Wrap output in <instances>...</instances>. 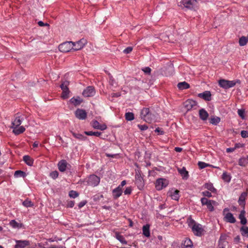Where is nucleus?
Here are the masks:
<instances>
[{"instance_id": "nucleus-50", "label": "nucleus", "mask_w": 248, "mask_h": 248, "mask_svg": "<svg viewBox=\"0 0 248 248\" xmlns=\"http://www.w3.org/2000/svg\"><path fill=\"white\" fill-rule=\"evenodd\" d=\"M211 192L210 191H204L202 192V194L204 197H211L212 196Z\"/></svg>"}, {"instance_id": "nucleus-34", "label": "nucleus", "mask_w": 248, "mask_h": 248, "mask_svg": "<svg viewBox=\"0 0 248 248\" xmlns=\"http://www.w3.org/2000/svg\"><path fill=\"white\" fill-rule=\"evenodd\" d=\"M73 136L76 139L80 140H85L87 139V138L84 135L79 134L76 133L75 132H72Z\"/></svg>"}, {"instance_id": "nucleus-54", "label": "nucleus", "mask_w": 248, "mask_h": 248, "mask_svg": "<svg viewBox=\"0 0 248 248\" xmlns=\"http://www.w3.org/2000/svg\"><path fill=\"white\" fill-rule=\"evenodd\" d=\"M241 136L243 138L248 137V131L246 130H242L241 132Z\"/></svg>"}, {"instance_id": "nucleus-52", "label": "nucleus", "mask_w": 248, "mask_h": 248, "mask_svg": "<svg viewBox=\"0 0 248 248\" xmlns=\"http://www.w3.org/2000/svg\"><path fill=\"white\" fill-rule=\"evenodd\" d=\"M142 70L146 74L150 75L151 72V69L149 67H145L142 69Z\"/></svg>"}, {"instance_id": "nucleus-6", "label": "nucleus", "mask_w": 248, "mask_h": 248, "mask_svg": "<svg viewBox=\"0 0 248 248\" xmlns=\"http://www.w3.org/2000/svg\"><path fill=\"white\" fill-rule=\"evenodd\" d=\"M201 202L202 205H206L207 208L210 211H213L214 210V205L216 203V202L213 200H208L204 197L201 199Z\"/></svg>"}, {"instance_id": "nucleus-46", "label": "nucleus", "mask_w": 248, "mask_h": 248, "mask_svg": "<svg viewBox=\"0 0 248 248\" xmlns=\"http://www.w3.org/2000/svg\"><path fill=\"white\" fill-rule=\"evenodd\" d=\"M79 195L78 192L74 190H71L69 192V196L72 198H75Z\"/></svg>"}, {"instance_id": "nucleus-42", "label": "nucleus", "mask_w": 248, "mask_h": 248, "mask_svg": "<svg viewBox=\"0 0 248 248\" xmlns=\"http://www.w3.org/2000/svg\"><path fill=\"white\" fill-rule=\"evenodd\" d=\"M85 134L88 136H94L96 137H100L101 133L100 132H93V131H85Z\"/></svg>"}, {"instance_id": "nucleus-2", "label": "nucleus", "mask_w": 248, "mask_h": 248, "mask_svg": "<svg viewBox=\"0 0 248 248\" xmlns=\"http://www.w3.org/2000/svg\"><path fill=\"white\" fill-rule=\"evenodd\" d=\"M142 119L148 123H151L155 118L154 115L150 111L149 108H143L140 112Z\"/></svg>"}, {"instance_id": "nucleus-53", "label": "nucleus", "mask_w": 248, "mask_h": 248, "mask_svg": "<svg viewBox=\"0 0 248 248\" xmlns=\"http://www.w3.org/2000/svg\"><path fill=\"white\" fill-rule=\"evenodd\" d=\"M138 127L141 131L145 130L148 128V126L146 124H138Z\"/></svg>"}, {"instance_id": "nucleus-44", "label": "nucleus", "mask_w": 248, "mask_h": 248, "mask_svg": "<svg viewBox=\"0 0 248 248\" xmlns=\"http://www.w3.org/2000/svg\"><path fill=\"white\" fill-rule=\"evenodd\" d=\"M125 118L127 121H132L134 119V115L132 112H126L125 114Z\"/></svg>"}, {"instance_id": "nucleus-47", "label": "nucleus", "mask_w": 248, "mask_h": 248, "mask_svg": "<svg viewBox=\"0 0 248 248\" xmlns=\"http://www.w3.org/2000/svg\"><path fill=\"white\" fill-rule=\"evenodd\" d=\"M59 176V172L57 170L53 171L49 173V176L53 179H56Z\"/></svg>"}, {"instance_id": "nucleus-16", "label": "nucleus", "mask_w": 248, "mask_h": 248, "mask_svg": "<svg viewBox=\"0 0 248 248\" xmlns=\"http://www.w3.org/2000/svg\"><path fill=\"white\" fill-rule=\"evenodd\" d=\"M92 126L94 129L102 131L105 130L107 128V126L106 124H100L96 120H93L92 122Z\"/></svg>"}, {"instance_id": "nucleus-59", "label": "nucleus", "mask_w": 248, "mask_h": 248, "mask_svg": "<svg viewBox=\"0 0 248 248\" xmlns=\"http://www.w3.org/2000/svg\"><path fill=\"white\" fill-rule=\"evenodd\" d=\"M126 184V182L125 180H124L123 181L121 184L118 186V187H120V188L121 189H123V187L125 185V184Z\"/></svg>"}, {"instance_id": "nucleus-49", "label": "nucleus", "mask_w": 248, "mask_h": 248, "mask_svg": "<svg viewBox=\"0 0 248 248\" xmlns=\"http://www.w3.org/2000/svg\"><path fill=\"white\" fill-rule=\"evenodd\" d=\"M209 166V164H208L207 163H204L203 162H200H200H198V166L201 169H204V168H205L206 167Z\"/></svg>"}, {"instance_id": "nucleus-37", "label": "nucleus", "mask_w": 248, "mask_h": 248, "mask_svg": "<svg viewBox=\"0 0 248 248\" xmlns=\"http://www.w3.org/2000/svg\"><path fill=\"white\" fill-rule=\"evenodd\" d=\"M248 42V39L246 36H242L239 38V44L240 46H245Z\"/></svg>"}, {"instance_id": "nucleus-7", "label": "nucleus", "mask_w": 248, "mask_h": 248, "mask_svg": "<svg viewBox=\"0 0 248 248\" xmlns=\"http://www.w3.org/2000/svg\"><path fill=\"white\" fill-rule=\"evenodd\" d=\"M135 184L140 190L143 189L144 186V182L139 171L136 172Z\"/></svg>"}, {"instance_id": "nucleus-32", "label": "nucleus", "mask_w": 248, "mask_h": 248, "mask_svg": "<svg viewBox=\"0 0 248 248\" xmlns=\"http://www.w3.org/2000/svg\"><path fill=\"white\" fill-rule=\"evenodd\" d=\"M177 87L180 90H185L188 89L190 87L189 85L186 82H181L177 84Z\"/></svg>"}, {"instance_id": "nucleus-12", "label": "nucleus", "mask_w": 248, "mask_h": 248, "mask_svg": "<svg viewBox=\"0 0 248 248\" xmlns=\"http://www.w3.org/2000/svg\"><path fill=\"white\" fill-rule=\"evenodd\" d=\"M181 3L186 8L188 9H193L197 5L196 0H182Z\"/></svg>"}, {"instance_id": "nucleus-48", "label": "nucleus", "mask_w": 248, "mask_h": 248, "mask_svg": "<svg viewBox=\"0 0 248 248\" xmlns=\"http://www.w3.org/2000/svg\"><path fill=\"white\" fill-rule=\"evenodd\" d=\"M245 110L244 109H239L237 111V113L238 115L242 119H245Z\"/></svg>"}, {"instance_id": "nucleus-28", "label": "nucleus", "mask_w": 248, "mask_h": 248, "mask_svg": "<svg viewBox=\"0 0 248 248\" xmlns=\"http://www.w3.org/2000/svg\"><path fill=\"white\" fill-rule=\"evenodd\" d=\"M82 99L78 96L76 98L73 97L70 100V103L75 106L79 105L82 102Z\"/></svg>"}, {"instance_id": "nucleus-56", "label": "nucleus", "mask_w": 248, "mask_h": 248, "mask_svg": "<svg viewBox=\"0 0 248 248\" xmlns=\"http://www.w3.org/2000/svg\"><path fill=\"white\" fill-rule=\"evenodd\" d=\"M75 204V202L74 201H71L67 202L66 207L69 208H72Z\"/></svg>"}, {"instance_id": "nucleus-36", "label": "nucleus", "mask_w": 248, "mask_h": 248, "mask_svg": "<svg viewBox=\"0 0 248 248\" xmlns=\"http://www.w3.org/2000/svg\"><path fill=\"white\" fill-rule=\"evenodd\" d=\"M26 176L25 172L22 170H16L15 172L14 177L15 178L18 177H25Z\"/></svg>"}, {"instance_id": "nucleus-58", "label": "nucleus", "mask_w": 248, "mask_h": 248, "mask_svg": "<svg viewBox=\"0 0 248 248\" xmlns=\"http://www.w3.org/2000/svg\"><path fill=\"white\" fill-rule=\"evenodd\" d=\"M155 132H157V133H158V134H159V135H163V134H164V131H163V130H161L160 128H159V127L156 128L155 129Z\"/></svg>"}, {"instance_id": "nucleus-62", "label": "nucleus", "mask_w": 248, "mask_h": 248, "mask_svg": "<svg viewBox=\"0 0 248 248\" xmlns=\"http://www.w3.org/2000/svg\"><path fill=\"white\" fill-rule=\"evenodd\" d=\"M112 97H118L120 96V93H113L111 94Z\"/></svg>"}, {"instance_id": "nucleus-15", "label": "nucleus", "mask_w": 248, "mask_h": 248, "mask_svg": "<svg viewBox=\"0 0 248 248\" xmlns=\"http://www.w3.org/2000/svg\"><path fill=\"white\" fill-rule=\"evenodd\" d=\"M86 43L85 40L81 39L80 40L76 42H73V47L72 49L74 50H78L82 49Z\"/></svg>"}, {"instance_id": "nucleus-30", "label": "nucleus", "mask_w": 248, "mask_h": 248, "mask_svg": "<svg viewBox=\"0 0 248 248\" xmlns=\"http://www.w3.org/2000/svg\"><path fill=\"white\" fill-rule=\"evenodd\" d=\"M239 218L240 220V222L243 225H245L247 223V220L245 217V211L244 209L242 210L239 215Z\"/></svg>"}, {"instance_id": "nucleus-22", "label": "nucleus", "mask_w": 248, "mask_h": 248, "mask_svg": "<svg viewBox=\"0 0 248 248\" xmlns=\"http://www.w3.org/2000/svg\"><path fill=\"white\" fill-rule=\"evenodd\" d=\"M13 129V132L16 135H18L23 133L25 131V128L23 126L11 127Z\"/></svg>"}, {"instance_id": "nucleus-51", "label": "nucleus", "mask_w": 248, "mask_h": 248, "mask_svg": "<svg viewBox=\"0 0 248 248\" xmlns=\"http://www.w3.org/2000/svg\"><path fill=\"white\" fill-rule=\"evenodd\" d=\"M132 190V189L131 186L127 187L124 191V193L125 195H129L131 193Z\"/></svg>"}, {"instance_id": "nucleus-33", "label": "nucleus", "mask_w": 248, "mask_h": 248, "mask_svg": "<svg viewBox=\"0 0 248 248\" xmlns=\"http://www.w3.org/2000/svg\"><path fill=\"white\" fill-rule=\"evenodd\" d=\"M23 160L27 165L31 166L33 165V161L32 158L29 155H24L23 156Z\"/></svg>"}, {"instance_id": "nucleus-29", "label": "nucleus", "mask_w": 248, "mask_h": 248, "mask_svg": "<svg viewBox=\"0 0 248 248\" xmlns=\"http://www.w3.org/2000/svg\"><path fill=\"white\" fill-rule=\"evenodd\" d=\"M199 115L200 118L203 121L206 120L209 116L208 112L203 108L200 110Z\"/></svg>"}, {"instance_id": "nucleus-63", "label": "nucleus", "mask_w": 248, "mask_h": 248, "mask_svg": "<svg viewBox=\"0 0 248 248\" xmlns=\"http://www.w3.org/2000/svg\"><path fill=\"white\" fill-rule=\"evenodd\" d=\"M174 150L177 152H181L182 151V148L180 147H175Z\"/></svg>"}, {"instance_id": "nucleus-14", "label": "nucleus", "mask_w": 248, "mask_h": 248, "mask_svg": "<svg viewBox=\"0 0 248 248\" xmlns=\"http://www.w3.org/2000/svg\"><path fill=\"white\" fill-rule=\"evenodd\" d=\"M23 120L24 117L22 115L16 114L15 116L14 120L12 122V126L11 127L19 126L21 124Z\"/></svg>"}, {"instance_id": "nucleus-45", "label": "nucleus", "mask_w": 248, "mask_h": 248, "mask_svg": "<svg viewBox=\"0 0 248 248\" xmlns=\"http://www.w3.org/2000/svg\"><path fill=\"white\" fill-rule=\"evenodd\" d=\"M9 224L10 225V226H11L12 227L14 228H18L20 227V224L18 223L15 220H12L10 222Z\"/></svg>"}, {"instance_id": "nucleus-19", "label": "nucleus", "mask_w": 248, "mask_h": 248, "mask_svg": "<svg viewBox=\"0 0 248 248\" xmlns=\"http://www.w3.org/2000/svg\"><path fill=\"white\" fill-rule=\"evenodd\" d=\"M29 244V242L27 240H16L15 248H24Z\"/></svg>"}, {"instance_id": "nucleus-18", "label": "nucleus", "mask_w": 248, "mask_h": 248, "mask_svg": "<svg viewBox=\"0 0 248 248\" xmlns=\"http://www.w3.org/2000/svg\"><path fill=\"white\" fill-rule=\"evenodd\" d=\"M197 105V103L196 101L188 99L185 102V107L187 110H191L194 107H196Z\"/></svg>"}, {"instance_id": "nucleus-23", "label": "nucleus", "mask_w": 248, "mask_h": 248, "mask_svg": "<svg viewBox=\"0 0 248 248\" xmlns=\"http://www.w3.org/2000/svg\"><path fill=\"white\" fill-rule=\"evenodd\" d=\"M123 193V189L120 188V187H116L112 190V195L113 197L115 199H117L119 197H120Z\"/></svg>"}, {"instance_id": "nucleus-4", "label": "nucleus", "mask_w": 248, "mask_h": 248, "mask_svg": "<svg viewBox=\"0 0 248 248\" xmlns=\"http://www.w3.org/2000/svg\"><path fill=\"white\" fill-rule=\"evenodd\" d=\"M69 82L68 81H64L63 82L60 86V87L62 91L61 97L62 98L65 99L69 97V94L70 91L68 88L69 85Z\"/></svg>"}, {"instance_id": "nucleus-11", "label": "nucleus", "mask_w": 248, "mask_h": 248, "mask_svg": "<svg viewBox=\"0 0 248 248\" xmlns=\"http://www.w3.org/2000/svg\"><path fill=\"white\" fill-rule=\"evenodd\" d=\"M228 211L229 209L227 208H225L223 210V214L224 215V219L227 222H229L231 223H234L236 222V219L235 217H233V214L230 212L225 214V212L226 211Z\"/></svg>"}, {"instance_id": "nucleus-40", "label": "nucleus", "mask_w": 248, "mask_h": 248, "mask_svg": "<svg viewBox=\"0 0 248 248\" xmlns=\"http://www.w3.org/2000/svg\"><path fill=\"white\" fill-rule=\"evenodd\" d=\"M248 164V160L245 158H240L238 161V164L240 166L245 167Z\"/></svg>"}, {"instance_id": "nucleus-31", "label": "nucleus", "mask_w": 248, "mask_h": 248, "mask_svg": "<svg viewBox=\"0 0 248 248\" xmlns=\"http://www.w3.org/2000/svg\"><path fill=\"white\" fill-rule=\"evenodd\" d=\"M143 234L147 237H149L150 236V226L148 224L144 225L142 228Z\"/></svg>"}, {"instance_id": "nucleus-43", "label": "nucleus", "mask_w": 248, "mask_h": 248, "mask_svg": "<svg viewBox=\"0 0 248 248\" xmlns=\"http://www.w3.org/2000/svg\"><path fill=\"white\" fill-rule=\"evenodd\" d=\"M22 204L26 207H31L33 206L34 205L32 202L28 199L24 201Z\"/></svg>"}, {"instance_id": "nucleus-61", "label": "nucleus", "mask_w": 248, "mask_h": 248, "mask_svg": "<svg viewBox=\"0 0 248 248\" xmlns=\"http://www.w3.org/2000/svg\"><path fill=\"white\" fill-rule=\"evenodd\" d=\"M234 151V148H228L226 149V151L227 153L232 152Z\"/></svg>"}, {"instance_id": "nucleus-39", "label": "nucleus", "mask_w": 248, "mask_h": 248, "mask_svg": "<svg viewBox=\"0 0 248 248\" xmlns=\"http://www.w3.org/2000/svg\"><path fill=\"white\" fill-rule=\"evenodd\" d=\"M116 238L117 240H118L121 243L123 244H126L127 241L125 240L124 237L119 233L116 234Z\"/></svg>"}, {"instance_id": "nucleus-20", "label": "nucleus", "mask_w": 248, "mask_h": 248, "mask_svg": "<svg viewBox=\"0 0 248 248\" xmlns=\"http://www.w3.org/2000/svg\"><path fill=\"white\" fill-rule=\"evenodd\" d=\"M198 95L199 97L206 101H210L211 100V93L210 91H205L203 93H199Z\"/></svg>"}, {"instance_id": "nucleus-64", "label": "nucleus", "mask_w": 248, "mask_h": 248, "mask_svg": "<svg viewBox=\"0 0 248 248\" xmlns=\"http://www.w3.org/2000/svg\"><path fill=\"white\" fill-rule=\"evenodd\" d=\"M63 248L62 247H61V246H59V247H48V248Z\"/></svg>"}, {"instance_id": "nucleus-1", "label": "nucleus", "mask_w": 248, "mask_h": 248, "mask_svg": "<svg viewBox=\"0 0 248 248\" xmlns=\"http://www.w3.org/2000/svg\"><path fill=\"white\" fill-rule=\"evenodd\" d=\"M187 222L195 235L202 236L204 234L205 230L203 226L201 224L196 222L191 217L188 218Z\"/></svg>"}, {"instance_id": "nucleus-8", "label": "nucleus", "mask_w": 248, "mask_h": 248, "mask_svg": "<svg viewBox=\"0 0 248 248\" xmlns=\"http://www.w3.org/2000/svg\"><path fill=\"white\" fill-rule=\"evenodd\" d=\"M100 179L96 175H90L87 178V183L89 186H97L100 182Z\"/></svg>"}, {"instance_id": "nucleus-35", "label": "nucleus", "mask_w": 248, "mask_h": 248, "mask_svg": "<svg viewBox=\"0 0 248 248\" xmlns=\"http://www.w3.org/2000/svg\"><path fill=\"white\" fill-rule=\"evenodd\" d=\"M241 235L246 237H248V227L242 226L240 229Z\"/></svg>"}, {"instance_id": "nucleus-17", "label": "nucleus", "mask_w": 248, "mask_h": 248, "mask_svg": "<svg viewBox=\"0 0 248 248\" xmlns=\"http://www.w3.org/2000/svg\"><path fill=\"white\" fill-rule=\"evenodd\" d=\"M76 117L80 120H84L87 117V113L86 111L81 109H78L75 111Z\"/></svg>"}, {"instance_id": "nucleus-24", "label": "nucleus", "mask_w": 248, "mask_h": 248, "mask_svg": "<svg viewBox=\"0 0 248 248\" xmlns=\"http://www.w3.org/2000/svg\"><path fill=\"white\" fill-rule=\"evenodd\" d=\"M248 194L247 192H243L241 195L240 196L238 200V203L240 205L242 206L243 208L246 204L245 200Z\"/></svg>"}, {"instance_id": "nucleus-3", "label": "nucleus", "mask_w": 248, "mask_h": 248, "mask_svg": "<svg viewBox=\"0 0 248 248\" xmlns=\"http://www.w3.org/2000/svg\"><path fill=\"white\" fill-rule=\"evenodd\" d=\"M218 84L220 87L222 88L228 89L234 87L236 84V82L233 80H228L222 79L218 81Z\"/></svg>"}, {"instance_id": "nucleus-60", "label": "nucleus", "mask_w": 248, "mask_h": 248, "mask_svg": "<svg viewBox=\"0 0 248 248\" xmlns=\"http://www.w3.org/2000/svg\"><path fill=\"white\" fill-rule=\"evenodd\" d=\"M38 24L39 26L40 27H43V26H48V24L47 23H44L43 22H42V21H40L38 22Z\"/></svg>"}, {"instance_id": "nucleus-21", "label": "nucleus", "mask_w": 248, "mask_h": 248, "mask_svg": "<svg viewBox=\"0 0 248 248\" xmlns=\"http://www.w3.org/2000/svg\"><path fill=\"white\" fill-rule=\"evenodd\" d=\"M183 248H194L193 242L189 238H186L183 241Z\"/></svg>"}, {"instance_id": "nucleus-5", "label": "nucleus", "mask_w": 248, "mask_h": 248, "mask_svg": "<svg viewBox=\"0 0 248 248\" xmlns=\"http://www.w3.org/2000/svg\"><path fill=\"white\" fill-rule=\"evenodd\" d=\"M73 47V42H66L59 45V49L62 52H68L72 50Z\"/></svg>"}, {"instance_id": "nucleus-25", "label": "nucleus", "mask_w": 248, "mask_h": 248, "mask_svg": "<svg viewBox=\"0 0 248 248\" xmlns=\"http://www.w3.org/2000/svg\"><path fill=\"white\" fill-rule=\"evenodd\" d=\"M169 195L172 199L178 201L180 197L179 191L178 190H172L169 192Z\"/></svg>"}, {"instance_id": "nucleus-13", "label": "nucleus", "mask_w": 248, "mask_h": 248, "mask_svg": "<svg viewBox=\"0 0 248 248\" xmlns=\"http://www.w3.org/2000/svg\"><path fill=\"white\" fill-rule=\"evenodd\" d=\"M95 93V91L93 87H87L82 93V94L84 97H89L93 96Z\"/></svg>"}, {"instance_id": "nucleus-57", "label": "nucleus", "mask_w": 248, "mask_h": 248, "mask_svg": "<svg viewBox=\"0 0 248 248\" xmlns=\"http://www.w3.org/2000/svg\"><path fill=\"white\" fill-rule=\"evenodd\" d=\"M86 201H82L78 203V206L79 208H81L83 207L86 204Z\"/></svg>"}, {"instance_id": "nucleus-26", "label": "nucleus", "mask_w": 248, "mask_h": 248, "mask_svg": "<svg viewBox=\"0 0 248 248\" xmlns=\"http://www.w3.org/2000/svg\"><path fill=\"white\" fill-rule=\"evenodd\" d=\"M203 187L204 188L207 189L208 191H211L213 193H216L217 192V189L214 187L213 184L211 183H205Z\"/></svg>"}, {"instance_id": "nucleus-27", "label": "nucleus", "mask_w": 248, "mask_h": 248, "mask_svg": "<svg viewBox=\"0 0 248 248\" xmlns=\"http://www.w3.org/2000/svg\"><path fill=\"white\" fill-rule=\"evenodd\" d=\"M178 170L182 176L183 179L186 180L188 178V172L185 167H183L182 169H178Z\"/></svg>"}, {"instance_id": "nucleus-38", "label": "nucleus", "mask_w": 248, "mask_h": 248, "mask_svg": "<svg viewBox=\"0 0 248 248\" xmlns=\"http://www.w3.org/2000/svg\"><path fill=\"white\" fill-rule=\"evenodd\" d=\"M220 121V118L219 117H214L210 119V123L215 125H217Z\"/></svg>"}, {"instance_id": "nucleus-10", "label": "nucleus", "mask_w": 248, "mask_h": 248, "mask_svg": "<svg viewBox=\"0 0 248 248\" xmlns=\"http://www.w3.org/2000/svg\"><path fill=\"white\" fill-rule=\"evenodd\" d=\"M58 167L61 172H64L67 169H70L71 165L65 160L62 159L58 162Z\"/></svg>"}, {"instance_id": "nucleus-9", "label": "nucleus", "mask_w": 248, "mask_h": 248, "mask_svg": "<svg viewBox=\"0 0 248 248\" xmlns=\"http://www.w3.org/2000/svg\"><path fill=\"white\" fill-rule=\"evenodd\" d=\"M155 184L156 190H161L168 185L169 182L166 179L159 178L156 180Z\"/></svg>"}, {"instance_id": "nucleus-41", "label": "nucleus", "mask_w": 248, "mask_h": 248, "mask_svg": "<svg viewBox=\"0 0 248 248\" xmlns=\"http://www.w3.org/2000/svg\"><path fill=\"white\" fill-rule=\"evenodd\" d=\"M222 178L224 181L226 182H230L231 179V177L227 172H224L222 175Z\"/></svg>"}, {"instance_id": "nucleus-55", "label": "nucleus", "mask_w": 248, "mask_h": 248, "mask_svg": "<svg viewBox=\"0 0 248 248\" xmlns=\"http://www.w3.org/2000/svg\"><path fill=\"white\" fill-rule=\"evenodd\" d=\"M133 49V48L131 46L127 47L123 50V52L125 54L130 53Z\"/></svg>"}]
</instances>
